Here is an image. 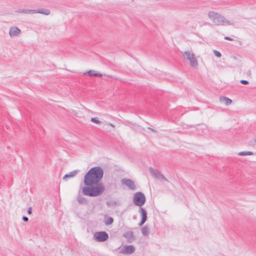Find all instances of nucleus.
<instances>
[{"instance_id":"1","label":"nucleus","mask_w":256,"mask_h":256,"mask_svg":"<svg viewBox=\"0 0 256 256\" xmlns=\"http://www.w3.org/2000/svg\"><path fill=\"white\" fill-rule=\"evenodd\" d=\"M104 176V170L100 166L91 168L84 175L82 188L84 195L96 197L100 195L104 190V186L100 182Z\"/></svg>"},{"instance_id":"2","label":"nucleus","mask_w":256,"mask_h":256,"mask_svg":"<svg viewBox=\"0 0 256 256\" xmlns=\"http://www.w3.org/2000/svg\"><path fill=\"white\" fill-rule=\"evenodd\" d=\"M209 18L216 26L233 25L230 21L227 20L220 14L214 11H210L208 14Z\"/></svg>"},{"instance_id":"3","label":"nucleus","mask_w":256,"mask_h":256,"mask_svg":"<svg viewBox=\"0 0 256 256\" xmlns=\"http://www.w3.org/2000/svg\"><path fill=\"white\" fill-rule=\"evenodd\" d=\"M146 196L142 192H137L134 194L133 202L134 204L141 208L145 203Z\"/></svg>"},{"instance_id":"4","label":"nucleus","mask_w":256,"mask_h":256,"mask_svg":"<svg viewBox=\"0 0 256 256\" xmlns=\"http://www.w3.org/2000/svg\"><path fill=\"white\" fill-rule=\"evenodd\" d=\"M182 54L185 59L189 60L190 64L192 67H196L198 65V61L193 53L190 51H186Z\"/></svg>"},{"instance_id":"5","label":"nucleus","mask_w":256,"mask_h":256,"mask_svg":"<svg viewBox=\"0 0 256 256\" xmlns=\"http://www.w3.org/2000/svg\"><path fill=\"white\" fill-rule=\"evenodd\" d=\"M94 238L98 242H104L108 240V234L104 231L96 232L94 235Z\"/></svg>"},{"instance_id":"6","label":"nucleus","mask_w":256,"mask_h":256,"mask_svg":"<svg viewBox=\"0 0 256 256\" xmlns=\"http://www.w3.org/2000/svg\"><path fill=\"white\" fill-rule=\"evenodd\" d=\"M149 170L150 173L157 178H161L166 181H168L164 176L160 173L158 170L154 169L152 167L149 168Z\"/></svg>"},{"instance_id":"7","label":"nucleus","mask_w":256,"mask_h":256,"mask_svg":"<svg viewBox=\"0 0 256 256\" xmlns=\"http://www.w3.org/2000/svg\"><path fill=\"white\" fill-rule=\"evenodd\" d=\"M122 183L123 184L126 185L130 190H136V186L134 184V180L130 179L124 178L122 180Z\"/></svg>"},{"instance_id":"8","label":"nucleus","mask_w":256,"mask_h":256,"mask_svg":"<svg viewBox=\"0 0 256 256\" xmlns=\"http://www.w3.org/2000/svg\"><path fill=\"white\" fill-rule=\"evenodd\" d=\"M139 212L141 214V220L138 224L139 226H142L147 220V212L142 208H140L139 209Z\"/></svg>"},{"instance_id":"9","label":"nucleus","mask_w":256,"mask_h":256,"mask_svg":"<svg viewBox=\"0 0 256 256\" xmlns=\"http://www.w3.org/2000/svg\"><path fill=\"white\" fill-rule=\"evenodd\" d=\"M123 236L127 240L128 243H132L136 239L132 231L126 232L123 234Z\"/></svg>"},{"instance_id":"10","label":"nucleus","mask_w":256,"mask_h":256,"mask_svg":"<svg viewBox=\"0 0 256 256\" xmlns=\"http://www.w3.org/2000/svg\"><path fill=\"white\" fill-rule=\"evenodd\" d=\"M135 251V248L132 245L125 246L124 248L120 250V253L123 254H131Z\"/></svg>"},{"instance_id":"11","label":"nucleus","mask_w":256,"mask_h":256,"mask_svg":"<svg viewBox=\"0 0 256 256\" xmlns=\"http://www.w3.org/2000/svg\"><path fill=\"white\" fill-rule=\"evenodd\" d=\"M20 32V30L16 26L11 27L9 30V34L10 37L18 36Z\"/></svg>"},{"instance_id":"12","label":"nucleus","mask_w":256,"mask_h":256,"mask_svg":"<svg viewBox=\"0 0 256 256\" xmlns=\"http://www.w3.org/2000/svg\"><path fill=\"white\" fill-rule=\"evenodd\" d=\"M79 170H74L68 174H66L64 177L63 180H66L68 178H72L74 177L79 172Z\"/></svg>"},{"instance_id":"13","label":"nucleus","mask_w":256,"mask_h":256,"mask_svg":"<svg viewBox=\"0 0 256 256\" xmlns=\"http://www.w3.org/2000/svg\"><path fill=\"white\" fill-rule=\"evenodd\" d=\"M34 11H35L34 14H41L46 16H48L50 14V10L48 9L40 8L38 10H33Z\"/></svg>"},{"instance_id":"14","label":"nucleus","mask_w":256,"mask_h":256,"mask_svg":"<svg viewBox=\"0 0 256 256\" xmlns=\"http://www.w3.org/2000/svg\"><path fill=\"white\" fill-rule=\"evenodd\" d=\"M220 100L221 102L224 103L226 106L230 104L232 102V100L230 98L226 96H220Z\"/></svg>"},{"instance_id":"15","label":"nucleus","mask_w":256,"mask_h":256,"mask_svg":"<svg viewBox=\"0 0 256 256\" xmlns=\"http://www.w3.org/2000/svg\"><path fill=\"white\" fill-rule=\"evenodd\" d=\"M88 76H102V74L100 73L97 72L94 70H90L86 72Z\"/></svg>"},{"instance_id":"16","label":"nucleus","mask_w":256,"mask_h":256,"mask_svg":"<svg viewBox=\"0 0 256 256\" xmlns=\"http://www.w3.org/2000/svg\"><path fill=\"white\" fill-rule=\"evenodd\" d=\"M18 13H22L26 14H33L35 12V11H34L33 10H28V9H20L16 11Z\"/></svg>"},{"instance_id":"17","label":"nucleus","mask_w":256,"mask_h":256,"mask_svg":"<svg viewBox=\"0 0 256 256\" xmlns=\"http://www.w3.org/2000/svg\"><path fill=\"white\" fill-rule=\"evenodd\" d=\"M77 200L80 204H86L88 203L86 198L81 196H78L77 197Z\"/></svg>"},{"instance_id":"18","label":"nucleus","mask_w":256,"mask_h":256,"mask_svg":"<svg viewBox=\"0 0 256 256\" xmlns=\"http://www.w3.org/2000/svg\"><path fill=\"white\" fill-rule=\"evenodd\" d=\"M141 231L144 236H148L149 234V228L147 226L142 227L141 229Z\"/></svg>"},{"instance_id":"19","label":"nucleus","mask_w":256,"mask_h":256,"mask_svg":"<svg viewBox=\"0 0 256 256\" xmlns=\"http://www.w3.org/2000/svg\"><path fill=\"white\" fill-rule=\"evenodd\" d=\"M253 152H242L238 154L239 156H252L253 155Z\"/></svg>"},{"instance_id":"20","label":"nucleus","mask_w":256,"mask_h":256,"mask_svg":"<svg viewBox=\"0 0 256 256\" xmlns=\"http://www.w3.org/2000/svg\"><path fill=\"white\" fill-rule=\"evenodd\" d=\"M114 222V219L112 217H108V218L106 219V221L105 222V224L106 225H110L111 224Z\"/></svg>"},{"instance_id":"21","label":"nucleus","mask_w":256,"mask_h":256,"mask_svg":"<svg viewBox=\"0 0 256 256\" xmlns=\"http://www.w3.org/2000/svg\"><path fill=\"white\" fill-rule=\"evenodd\" d=\"M91 121L94 123H96V124H100L101 123V122H100L99 120H98V118L97 117H94V118H91Z\"/></svg>"},{"instance_id":"22","label":"nucleus","mask_w":256,"mask_h":256,"mask_svg":"<svg viewBox=\"0 0 256 256\" xmlns=\"http://www.w3.org/2000/svg\"><path fill=\"white\" fill-rule=\"evenodd\" d=\"M213 52L215 56L217 58H220L222 56L220 52L216 50H214Z\"/></svg>"},{"instance_id":"23","label":"nucleus","mask_w":256,"mask_h":256,"mask_svg":"<svg viewBox=\"0 0 256 256\" xmlns=\"http://www.w3.org/2000/svg\"><path fill=\"white\" fill-rule=\"evenodd\" d=\"M240 84H245V85L249 84V82L248 80H240Z\"/></svg>"},{"instance_id":"24","label":"nucleus","mask_w":256,"mask_h":256,"mask_svg":"<svg viewBox=\"0 0 256 256\" xmlns=\"http://www.w3.org/2000/svg\"><path fill=\"white\" fill-rule=\"evenodd\" d=\"M22 219L25 222H27L28 220V218L26 217V216H23L22 218Z\"/></svg>"},{"instance_id":"25","label":"nucleus","mask_w":256,"mask_h":256,"mask_svg":"<svg viewBox=\"0 0 256 256\" xmlns=\"http://www.w3.org/2000/svg\"><path fill=\"white\" fill-rule=\"evenodd\" d=\"M224 39L226 40H230V41L233 40L232 38H230V37H228V36H225L224 38Z\"/></svg>"},{"instance_id":"26","label":"nucleus","mask_w":256,"mask_h":256,"mask_svg":"<svg viewBox=\"0 0 256 256\" xmlns=\"http://www.w3.org/2000/svg\"><path fill=\"white\" fill-rule=\"evenodd\" d=\"M32 208L31 207H30L28 208V214H32Z\"/></svg>"},{"instance_id":"27","label":"nucleus","mask_w":256,"mask_h":256,"mask_svg":"<svg viewBox=\"0 0 256 256\" xmlns=\"http://www.w3.org/2000/svg\"><path fill=\"white\" fill-rule=\"evenodd\" d=\"M246 74L248 76H250V74H251V72L250 70H248L247 72H246Z\"/></svg>"},{"instance_id":"28","label":"nucleus","mask_w":256,"mask_h":256,"mask_svg":"<svg viewBox=\"0 0 256 256\" xmlns=\"http://www.w3.org/2000/svg\"><path fill=\"white\" fill-rule=\"evenodd\" d=\"M149 128V129H150V130H152V132H156V130H155L154 129L152 128Z\"/></svg>"},{"instance_id":"29","label":"nucleus","mask_w":256,"mask_h":256,"mask_svg":"<svg viewBox=\"0 0 256 256\" xmlns=\"http://www.w3.org/2000/svg\"><path fill=\"white\" fill-rule=\"evenodd\" d=\"M110 126H112V127H114V124H110Z\"/></svg>"},{"instance_id":"30","label":"nucleus","mask_w":256,"mask_h":256,"mask_svg":"<svg viewBox=\"0 0 256 256\" xmlns=\"http://www.w3.org/2000/svg\"><path fill=\"white\" fill-rule=\"evenodd\" d=\"M114 204H116V202H114Z\"/></svg>"},{"instance_id":"31","label":"nucleus","mask_w":256,"mask_h":256,"mask_svg":"<svg viewBox=\"0 0 256 256\" xmlns=\"http://www.w3.org/2000/svg\"><path fill=\"white\" fill-rule=\"evenodd\" d=\"M254 142L256 143V138L254 140Z\"/></svg>"}]
</instances>
